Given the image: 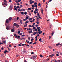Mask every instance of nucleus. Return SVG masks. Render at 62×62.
Instances as JSON below:
<instances>
[{
	"mask_svg": "<svg viewBox=\"0 0 62 62\" xmlns=\"http://www.w3.org/2000/svg\"><path fill=\"white\" fill-rule=\"evenodd\" d=\"M19 18L18 17H17V20H19Z\"/></svg>",
	"mask_w": 62,
	"mask_h": 62,
	"instance_id": "obj_57",
	"label": "nucleus"
},
{
	"mask_svg": "<svg viewBox=\"0 0 62 62\" xmlns=\"http://www.w3.org/2000/svg\"><path fill=\"white\" fill-rule=\"evenodd\" d=\"M6 22L7 23H9V21H8V19H7L6 20Z\"/></svg>",
	"mask_w": 62,
	"mask_h": 62,
	"instance_id": "obj_3",
	"label": "nucleus"
},
{
	"mask_svg": "<svg viewBox=\"0 0 62 62\" xmlns=\"http://www.w3.org/2000/svg\"><path fill=\"white\" fill-rule=\"evenodd\" d=\"M14 10H16V11H17V9L16 8H14Z\"/></svg>",
	"mask_w": 62,
	"mask_h": 62,
	"instance_id": "obj_24",
	"label": "nucleus"
},
{
	"mask_svg": "<svg viewBox=\"0 0 62 62\" xmlns=\"http://www.w3.org/2000/svg\"><path fill=\"white\" fill-rule=\"evenodd\" d=\"M38 37L37 36H36L35 37V39H38V38H38Z\"/></svg>",
	"mask_w": 62,
	"mask_h": 62,
	"instance_id": "obj_64",
	"label": "nucleus"
},
{
	"mask_svg": "<svg viewBox=\"0 0 62 62\" xmlns=\"http://www.w3.org/2000/svg\"><path fill=\"white\" fill-rule=\"evenodd\" d=\"M19 35L20 36H21L22 35V33H20Z\"/></svg>",
	"mask_w": 62,
	"mask_h": 62,
	"instance_id": "obj_52",
	"label": "nucleus"
},
{
	"mask_svg": "<svg viewBox=\"0 0 62 62\" xmlns=\"http://www.w3.org/2000/svg\"><path fill=\"white\" fill-rule=\"evenodd\" d=\"M25 39V38H23L21 39V40H24Z\"/></svg>",
	"mask_w": 62,
	"mask_h": 62,
	"instance_id": "obj_14",
	"label": "nucleus"
},
{
	"mask_svg": "<svg viewBox=\"0 0 62 62\" xmlns=\"http://www.w3.org/2000/svg\"><path fill=\"white\" fill-rule=\"evenodd\" d=\"M42 31H38V32L39 35L42 33Z\"/></svg>",
	"mask_w": 62,
	"mask_h": 62,
	"instance_id": "obj_6",
	"label": "nucleus"
},
{
	"mask_svg": "<svg viewBox=\"0 0 62 62\" xmlns=\"http://www.w3.org/2000/svg\"><path fill=\"white\" fill-rule=\"evenodd\" d=\"M35 31H38V29H35Z\"/></svg>",
	"mask_w": 62,
	"mask_h": 62,
	"instance_id": "obj_45",
	"label": "nucleus"
},
{
	"mask_svg": "<svg viewBox=\"0 0 62 62\" xmlns=\"http://www.w3.org/2000/svg\"><path fill=\"white\" fill-rule=\"evenodd\" d=\"M37 15L38 16V17H39L40 15H39V13H38L37 14Z\"/></svg>",
	"mask_w": 62,
	"mask_h": 62,
	"instance_id": "obj_20",
	"label": "nucleus"
},
{
	"mask_svg": "<svg viewBox=\"0 0 62 62\" xmlns=\"http://www.w3.org/2000/svg\"><path fill=\"white\" fill-rule=\"evenodd\" d=\"M12 19V18L11 17H10L9 18V21H11Z\"/></svg>",
	"mask_w": 62,
	"mask_h": 62,
	"instance_id": "obj_18",
	"label": "nucleus"
},
{
	"mask_svg": "<svg viewBox=\"0 0 62 62\" xmlns=\"http://www.w3.org/2000/svg\"><path fill=\"white\" fill-rule=\"evenodd\" d=\"M28 17H26V18L27 19H28Z\"/></svg>",
	"mask_w": 62,
	"mask_h": 62,
	"instance_id": "obj_62",
	"label": "nucleus"
},
{
	"mask_svg": "<svg viewBox=\"0 0 62 62\" xmlns=\"http://www.w3.org/2000/svg\"><path fill=\"white\" fill-rule=\"evenodd\" d=\"M27 24H26L24 26V27H26V26H27Z\"/></svg>",
	"mask_w": 62,
	"mask_h": 62,
	"instance_id": "obj_31",
	"label": "nucleus"
},
{
	"mask_svg": "<svg viewBox=\"0 0 62 62\" xmlns=\"http://www.w3.org/2000/svg\"><path fill=\"white\" fill-rule=\"evenodd\" d=\"M37 42H35V43H33L32 44L33 45H34V44H37Z\"/></svg>",
	"mask_w": 62,
	"mask_h": 62,
	"instance_id": "obj_25",
	"label": "nucleus"
},
{
	"mask_svg": "<svg viewBox=\"0 0 62 62\" xmlns=\"http://www.w3.org/2000/svg\"><path fill=\"white\" fill-rule=\"evenodd\" d=\"M37 4V2H35L34 4V5H36Z\"/></svg>",
	"mask_w": 62,
	"mask_h": 62,
	"instance_id": "obj_56",
	"label": "nucleus"
},
{
	"mask_svg": "<svg viewBox=\"0 0 62 62\" xmlns=\"http://www.w3.org/2000/svg\"><path fill=\"white\" fill-rule=\"evenodd\" d=\"M3 43H4V44H5V43H6V42L4 41H3Z\"/></svg>",
	"mask_w": 62,
	"mask_h": 62,
	"instance_id": "obj_32",
	"label": "nucleus"
},
{
	"mask_svg": "<svg viewBox=\"0 0 62 62\" xmlns=\"http://www.w3.org/2000/svg\"><path fill=\"white\" fill-rule=\"evenodd\" d=\"M35 8H38V5H36Z\"/></svg>",
	"mask_w": 62,
	"mask_h": 62,
	"instance_id": "obj_50",
	"label": "nucleus"
},
{
	"mask_svg": "<svg viewBox=\"0 0 62 62\" xmlns=\"http://www.w3.org/2000/svg\"><path fill=\"white\" fill-rule=\"evenodd\" d=\"M25 36V35L24 34H23L21 36V37H24Z\"/></svg>",
	"mask_w": 62,
	"mask_h": 62,
	"instance_id": "obj_49",
	"label": "nucleus"
},
{
	"mask_svg": "<svg viewBox=\"0 0 62 62\" xmlns=\"http://www.w3.org/2000/svg\"><path fill=\"white\" fill-rule=\"evenodd\" d=\"M14 36L16 37V38L17 39H18L19 38H20V36H18V35L16 34H14Z\"/></svg>",
	"mask_w": 62,
	"mask_h": 62,
	"instance_id": "obj_1",
	"label": "nucleus"
},
{
	"mask_svg": "<svg viewBox=\"0 0 62 62\" xmlns=\"http://www.w3.org/2000/svg\"><path fill=\"white\" fill-rule=\"evenodd\" d=\"M42 40V39L41 38H40L39 39V41H41Z\"/></svg>",
	"mask_w": 62,
	"mask_h": 62,
	"instance_id": "obj_35",
	"label": "nucleus"
},
{
	"mask_svg": "<svg viewBox=\"0 0 62 62\" xmlns=\"http://www.w3.org/2000/svg\"><path fill=\"white\" fill-rule=\"evenodd\" d=\"M33 43V42H30V43H29V44H32Z\"/></svg>",
	"mask_w": 62,
	"mask_h": 62,
	"instance_id": "obj_43",
	"label": "nucleus"
},
{
	"mask_svg": "<svg viewBox=\"0 0 62 62\" xmlns=\"http://www.w3.org/2000/svg\"><path fill=\"white\" fill-rule=\"evenodd\" d=\"M9 26H7V27H6V28L7 30H8L9 29Z\"/></svg>",
	"mask_w": 62,
	"mask_h": 62,
	"instance_id": "obj_8",
	"label": "nucleus"
},
{
	"mask_svg": "<svg viewBox=\"0 0 62 62\" xmlns=\"http://www.w3.org/2000/svg\"><path fill=\"white\" fill-rule=\"evenodd\" d=\"M34 40V39L32 38L31 39V41H32Z\"/></svg>",
	"mask_w": 62,
	"mask_h": 62,
	"instance_id": "obj_44",
	"label": "nucleus"
},
{
	"mask_svg": "<svg viewBox=\"0 0 62 62\" xmlns=\"http://www.w3.org/2000/svg\"><path fill=\"white\" fill-rule=\"evenodd\" d=\"M32 32V31H29V34H30V33H31Z\"/></svg>",
	"mask_w": 62,
	"mask_h": 62,
	"instance_id": "obj_23",
	"label": "nucleus"
},
{
	"mask_svg": "<svg viewBox=\"0 0 62 62\" xmlns=\"http://www.w3.org/2000/svg\"><path fill=\"white\" fill-rule=\"evenodd\" d=\"M24 14L25 15H26L27 14V12H26L24 13Z\"/></svg>",
	"mask_w": 62,
	"mask_h": 62,
	"instance_id": "obj_29",
	"label": "nucleus"
},
{
	"mask_svg": "<svg viewBox=\"0 0 62 62\" xmlns=\"http://www.w3.org/2000/svg\"><path fill=\"white\" fill-rule=\"evenodd\" d=\"M19 20H20V23H21V24H22V23H23V21H22V20L20 19Z\"/></svg>",
	"mask_w": 62,
	"mask_h": 62,
	"instance_id": "obj_5",
	"label": "nucleus"
},
{
	"mask_svg": "<svg viewBox=\"0 0 62 62\" xmlns=\"http://www.w3.org/2000/svg\"><path fill=\"white\" fill-rule=\"evenodd\" d=\"M28 39L29 40H30V37H28Z\"/></svg>",
	"mask_w": 62,
	"mask_h": 62,
	"instance_id": "obj_60",
	"label": "nucleus"
},
{
	"mask_svg": "<svg viewBox=\"0 0 62 62\" xmlns=\"http://www.w3.org/2000/svg\"><path fill=\"white\" fill-rule=\"evenodd\" d=\"M8 51H7V50H5L4 51V53L6 54V53H8Z\"/></svg>",
	"mask_w": 62,
	"mask_h": 62,
	"instance_id": "obj_7",
	"label": "nucleus"
},
{
	"mask_svg": "<svg viewBox=\"0 0 62 62\" xmlns=\"http://www.w3.org/2000/svg\"><path fill=\"white\" fill-rule=\"evenodd\" d=\"M34 30H35V29H36V27H34L32 28Z\"/></svg>",
	"mask_w": 62,
	"mask_h": 62,
	"instance_id": "obj_28",
	"label": "nucleus"
},
{
	"mask_svg": "<svg viewBox=\"0 0 62 62\" xmlns=\"http://www.w3.org/2000/svg\"><path fill=\"white\" fill-rule=\"evenodd\" d=\"M21 1V0H18V2H20Z\"/></svg>",
	"mask_w": 62,
	"mask_h": 62,
	"instance_id": "obj_58",
	"label": "nucleus"
},
{
	"mask_svg": "<svg viewBox=\"0 0 62 62\" xmlns=\"http://www.w3.org/2000/svg\"><path fill=\"white\" fill-rule=\"evenodd\" d=\"M20 8V7H19V6H18L16 7V8Z\"/></svg>",
	"mask_w": 62,
	"mask_h": 62,
	"instance_id": "obj_37",
	"label": "nucleus"
},
{
	"mask_svg": "<svg viewBox=\"0 0 62 62\" xmlns=\"http://www.w3.org/2000/svg\"><path fill=\"white\" fill-rule=\"evenodd\" d=\"M11 31L12 32H14L15 31L13 29L11 30Z\"/></svg>",
	"mask_w": 62,
	"mask_h": 62,
	"instance_id": "obj_10",
	"label": "nucleus"
},
{
	"mask_svg": "<svg viewBox=\"0 0 62 62\" xmlns=\"http://www.w3.org/2000/svg\"><path fill=\"white\" fill-rule=\"evenodd\" d=\"M34 12L35 14H36V13H37L35 11H34Z\"/></svg>",
	"mask_w": 62,
	"mask_h": 62,
	"instance_id": "obj_51",
	"label": "nucleus"
},
{
	"mask_svg": "<svg viewBox=\"0 0 62 62\" xmlns=\"http://www.w3.org/2000/svg\"><path fill=\"white\" fill-rule=\"evenodd\" d=\"M38 9L37 8H36L35 9V11H38Z\"/></svg>",
	"mask_w": 62,
	"mask_h": 62,
	"instance_id": "obj_21",
	"label": "nucleus"
},
{
	"mask_svg": "<svg viewBox=\"0 0 62 62\" xmlns=\"http://www.w3.org/2000/svg\"><path fill=\"white\" fill-rule=\"evenodd\" d=\"M20 13L21 14H22L23 15H24V12H21Z\"/></svg>",
	"mask_w": 62,
	"mask_h": 62,
	"instance_id": "obj_16",
	"label": "nucleus"
},
{
	"mask_svg": "<svg viewBox=\"0 0 62 62\" xmlns=\"http://www.w3.org/2000/svg\"><path fill=\"white\" fill-rule=\"evenodd\" d=\"M26 18H25L23 19V21H24V22H25V21H26Z\"/></svg>",
	"mask_w": 62,
	"mask_h": 62,
	"instance_id": "obj_33",
	"label": "nucleus"
},
{
	"mask_svg": "<svg viewBox=\"0 0 62 62\" xmlns=\"http://www.w3.org/2000/svg\"><path fill=\"white\" fill-rule=\"evenodd\" d=\"M37 57V56H33V58L34 59H35V58H36Z\"/></svg>",
	"mask_w": 62,
	"mask_h": 62,
	"instance_id": "obj_17",
	"label": "nucleus"
},
{
	"mask_svg": "<svg viewBox=\"0 0 62 62\" xmlns=\"http://www.w3.org/2000/svg\"><path fill=\"white\" fill-rule=\"evenodd\" d=\"M48 47L50 49H52V47L51 46H48Z\"/></svg>",
	"mask_w": 62,
	"mask_h": 62,
	"instance_id": "obj_34",
	"label": "nucleus"
},
{
	"mask_svg": "<svg viewBox=\"0 0 62 62\" xmlns=\"http://www.w3.org/2000/svg\"><path fill=\"white\" fill-rule=\"evenodd\" d=\"M23 9H22L20 10V11H23Z\"/></svg>",
	"mask_w": 62,
	"mask_h": 62,
	"instance_id": "obj_53",
	"label": "nucleus"
},
{
	"mask_svg": "<svg viewBox=\"0 0 62 62\" xmlns=\"http://www.w3.org/2000/svg\"><path fill=\"white\" fill-rule=\"evenodd\" d=\"M25 50L24 49L23 51V54H25Z\"/></svg>",
	"mask_w": 62,
	"mask_h": 62,
	"instance_id": "obj_11",
	"label": "nucleus"
},
{
	"mask_svg": "<svg viewBox=\"0 0 62 62\" xmlns=\"http://www.w3.org/2000/svg\"><path fill=\"white\" fill-rule=\"evenodd\" d=\"M51 27H52V25H50L49 28H51Z\"/></svg>",
	"mask_w": 62,
	"mask_h": 62,
	"instance_id": "obj_40",
	"label": "nucleus"
},
{
	"mask_svg": "<svg viewBox=\"0 0 62 62\" xmlns=\"http://www.w3.org/2000/svg\"><path fill=\"white\" fill-rule=\"evenodd\" d=\"M3 55H4V54H1V56H2V57H3Z\"/></svg>",
	"mask_w": 62,
	"mask_h": 62,
	"instance_id": "obj_54",
	"label": "nucleus"
},
{
	"mask_svg": "<svg viewBox=\"0 0 62 62\" xmlns=\"http://www.w3.org/2000/svg\"><path fill=\"white\" fill-rule=\"evenodd\" d=\"M56 56H59V54H56Z\"/></svg>",
	"mask_w": 62,
	"mask_h": 62,
	"instance_id": "obj_61",
	"label": "nucleus"
},
{
	"mask_svg": "<svg viewBox=\"0 0 62 62\" xmlns=\"http://www.w3.org/2000/svg\"><path fill=\"white\" fill-rule=\"evenodd\" d=\"M32 9L31 8H28V10H31V9Z\"/></svg>",
	"mask_w": 62,
	"mask_h": 62,
	"instance_id": "obj_27",
	"label": "nucleus"
},
{
	"mask_svg": "<svg viewBox=\"0 0 62 62\" xmlns=\"http://www.w3.org/2000/svg\"><path fill=\"white\" fill-rule=\"evenodd\" d=\"M2 5L4 7H5L6 6H7V3H2Z\"/></svg>",
	"mask_w": 62,
	"mask_h": 62,
	"instance_id": "obj_2",
	"label": "nucleus"
},
{
	"mask_svg": "<svg viewBox=\"0 0 62 62\" xmlns=\"http://www.w3.org/2000/svg\"><path fill=\"white\" fill-rule=\"evenodd\" d=\"M20 31H18V34H20Z\"/></svg>",
	"mask_w": 62,
	"mask_h": 62,
	"instance_id": "obj_55",
	"label": "nucleus"
},
{
	"mask_svg": "<svg viewBox=\"0 0 62 62\" xmlns=\"http://www.w3.org/2000/svg\"><path fill=\"white\" fill-rule=\"evenodd\" d=\"M41 13H42V14H43V10L42 9H41Z\"/></svg>",
	"mask_w": 62,
	"mask_h": 62,
	"instance_id": "obj_13",
	"label": "nucleus"
},
{
	"mask_svg": "<svg viewBox=\"0 0 62 62\" xmlns=\"http://www.w3.org/2000/svg\"><path fill=\"white\" fill-rule=\"evenodd\" d=\"M40 27H38L37 28V29H40Z\"/></svg>",
	"mask_w": 62,
	"mask_h": 62,
	"instance_id": "obj_26",
	"label": "nucleus"
},
{
	"mask_svg": "<svg viewBox=\"0 0 62 62\" xmlns=\"http://www.w3.org/2000/svg\"><path fill=\"white\" fill-rule=\"evenodd\" d=\"M35 2L34 1H32V3H35Z\"/></svg>",
	"mask_w": 62,
	"mask_h": 62,
	"instance_id": "obj_63",
	"label": "nucleus"
},
{
	"mask_svg": "<svg viewBox=\"0 0 62 62\" xmlns=\"http://www.w3.org/2000/svg\"><path fill=\"white\" fill-rule=\"evenodd\" d=\"M19 26L20 25L18 24H17V26H16V27L17 28H18V27H19Z\"/></svg>",
	"mask_w": 62,
	"mask_h": 62,
	"instance_id": "obj_12",
	"label": "nucleus"
},
{
	"mask_svg": "<svg viewBox=\"0 0 62 62\" xmlns=\"http://www.w3.org/2000/svg\"><path fill=\"white\" fill-rule=\"evenodd\" d=\"M40 5H41L40 4V3H39V4H38V6L39 7V6H40Z\"/></svg>",
	"mask_w": 62,
	"mask_h": 62,
	"instance_id": "obj_36",
	"label": "nucleus"
},
{
	"mask_svg": "<svg viewBox=\"0 0 62 62\" xmlns=\"http://www.w3.org/2000/svg\"><path fill=\"white\" fill-rule=\"evenodd\" d=\"M36 34V32H34L33 34V35H35Z\"/></svg>",
	"mask_w": 62,
	"mask_h": 62,
	"instance_id": "obj_39",
	"label": "nucleus"
},
{
	"mask_svg": "<svg viewBox=\"0 0 62 62\" xmlns=\"http://www.w3.org/2000/svg\"><path fill=\"white\" fill-rule=\"evenodd\" d=\"M60 45V43H59L58 44H56V46H58Z\"/></svg>",
	"mask_w": 62,
	"mask_h": 62,
	"instance_id": "obj_19",
	"label": "nucleus"
},
{
	"mask_svg": "<svg viewBox=\"0 0 62 62\" xmlns=\"http://www.w3.org/2000/svg\"><path fill=\"white\" fill-rule=\"evenodd\" d=\"M20 8H22V7H23V5H20Z\"/></svg>",
	"mask_w": 62,
	"mask_h": 62,
	"instance_id": "obj_47",
	"label": "nucleus"
},
{
	"mask_svg": "<svg viewBox=\"0 0 62 62\" xmlns=\"http://www.w3.org/2000/svg\"><path fill=\"white\" fill-rule=\"evenodd\" d=\"M32 18H31L29 19V21H31V20H32Z\"/></svg>",
	"mask_w": 62,
	"mask_h": 62,
	"instance_id": "obj_42",
	"label": "nucleus"
},
{
	"mask_svg": "<svg viewBox=\"0 0 62 62\" xmlns=\"http://www.w3.org/2000/svg\"><path fill=\"white\" fill-rule=\"evenodd\" d=\"M4 3H7V1L5 0H4Z\"/></svg>",
	"mask_w": 62,
	"mask_h": 62,
	"instance_id": "obj_22",
	"label": "nucleus"
},
{
	"mask_svg": "<svg viewBox=\"0 0 62 62\" xmlns=\"http://www.w3.org/2000/svg\"><path fill=\"white\" fill-rule=\"evenodd\" d=\"M28 21H26V22H25V24H26L27 23H28Z\"/></svg>",
	"mask_w": 62,
	"mask_h": 62,
	"instance_id": "obj_15",
	"label": "nucleus"
},
{
	"mask_svg": "<svg viewBox=\"0 0 62 62\" xmlns=\"http://www.w3.org/2000/svg\"><path fill=\"white\" fill-rule=\"evenodd\" d=\"M31 54H34V52H31Z\"/></svg>",
	"mask_w": 62,
	"mask_h": 62,
	"instance_id": "obj_48",
	"label": "nucleus"
},
{
	"mask_svg": "<svg viewBox=\"0 0 62 62\" xmlns=\"http://www.w3.org/2000/svg\"><path fill=\"white\" fill-rule=\"evenodd\" d=\"M38 31H39L38 32H39L41 31H40V29H39L38 30Z\"/></svg>",
	"mask_w": 62,
	"mask_h": 62,
	"instance_id": "obj_41",
	"label": "nucleus"
},
{
	"mask_svg": "<svg viewBox=\"0 0 62 62\" xmlns=\"http://www.w3.org/2000/svg\"><path fill=\"white\" fill-rule=\"evenodd\" d=\"M32 7H33V8H34V7H35V6L33 5H32Z\"/></svg>",
	"mask_w": 62,
	"mask_h": 62,
	"instance_id": "obj_38",
	"label": "nucleus"
},
{
	"mask_svg": "<svg viewBox=\"0 0 62 62\" xmlns=\"http://www.w3.org/2000/svg\"><path fill=\"white\" fill-rule=\"evenodd\" d=\"M29 27H31V25H29Z\"/></svg>",
	"mask_w": 62,
	"mask_h": 62,
	"instance_id": "obj_46",
	"label": "nucleus"
},
{
	"mask_svg": "<svg viewBox=\"0 0 62 62\" xmlns=\"http://www.w3.org/2000/svg\"><path fill=\"white\" fill-rule=\"evenodd\" d=\"M40 57H42V58L43 57V56L42 55L40 54Z\"/></svg>",
	"mask_w": 62,
	"mask_h": 62,
	"instance_id": "obj_30",
	"label": "nucleus"
},
{
	"mask_svg": "<svg viewBox=\"0 0 62 62\" xmlns=\"http://www.w3.org/2000/svg\"><path fill=\"white\" fill-rule=\"evenodd\" d=\"M36 23H37V24H38V25L39 24V22H37Z\"/></svg>",
	"mask_w": 62,
	"mask_h": 62,
	"instance_id": "obj_59",
	"label": "nucleus"
},
{
	"mask_svg": "<svg viewBox=\"0 0 62 62\" xmlns=\"http://www.w3.org/2000/svg\"><path fill=\"white\" fill-rule=\"evenodd\" d=\"M13 25L15 26H17V24H16V23H15Z\"/></svg>",
	"mask_w": 62,
	"mask_h": 62,
	"instance_id": "obj_9",
	"label": "nucleus"
},
{
	"mask_svg": "<svg viewBox=\"0 0 62 62\" xmlns=\"http://www.w3.org/2000/svg\"><path fill=\"white\" fill-rule=\"evenodd\" d=\"M9 8L10 10H12V5H11L9 7Z\"/></svg>",
	"mask_w": 62,
	"mask_h": 62,
	"instance_id": "obj_4",
	"label": "nucleus"
}]
</instances>
